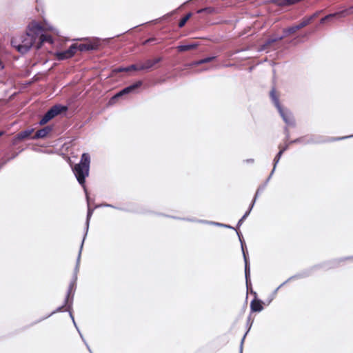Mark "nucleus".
Masks as SVG:
<instances>
[{
    "mask_svg": "<svg viewBox=\"0 0 353 353\" xmlns=\"http://www.w3.org/2000/svg\"><path fill=\"white\" fill-rule=\"evenodd\" d=\"M66 311L68 312L70 318L71 319L72 323H74L75 319H74V316L73 314V308H72V307H68V309Z\"/></svg>",
    "mask_w": 353,
    "mask_h": 353,
    "instance_id": "44",
    "label": "nucleus"
},
{
    "mask_svg": "<svg viewBox=\"0 0 353 353\" xmlns=\"http://www.w3.org/2000/svg\"><path fill=\"white\" fill-rule=\"evenodd\" d=\"M250 267L251 266H244V274L247 290H249V289H252Z\"/></svg>",
    "mask_w": 353,
    "mask_h": 353,
    "instance_id": "18",
    "label": "nucleus"
},
{
    "mask_svg": "<svg viewBox=\"0 0 353 353\" xmlns=\"http://www.w3.org/2000/svg\"><path fill=\"white\" fill-rule=\"evenodd\" d=\"M325 18L327 21H332L334 19H339V18H341V14H340V12H334V13H331V14H327L325 16Z\"/></svg>",
    "mask_w": 353,
    "mask_h": 353,
    "instance_id": "34",
    "label": "nucleus"
},
{
    "mask_svg": "<svg viewBox=\"0 0 353 353\" xmlns=\"http://www.w3.org/2000/svg\"><path fill=\"white\" fill-rule=\"evenodd\" d=\"M216 226L221 227V228H224L232 229V230H235L236 232L239 231L236 228L231 226L230 225H228V224H225V223H219L218 224H216Z\"/></svg>",
    "mask_w": 353,
    "mask_h": 353,
    "instance_id": "42",
    "label": "nucleus"
},
{
    "mask_svg": "<svg viewBox=\"0 0 353 353\" xmlns=\"http://www.w3.org/2000/svg\"><path fill=\"white\" fill-rule=\"evenodd\" d=\"M247 163H253L254 162V159H247L244 161Z\"/></svg>",
    "mask_w": 353,
    "mask_h": 353,
    "instance_id": "58",
    "label": "nucleus"
},
{
    "mask_svg": "<svg viewBox=\"0 0 353 353\" xmlns=\"http://www.w3.org/2000/svg\"><path fill=\"white\" fill-rule=\"evenodd\" d=\"M34 128H27L24 130L19 132L14 137L12 143L15 145L17 144V141L29 138L32 133L34 132Z\"/></svg>",
    "mask_w": 353,
    "mask_h": 353,
    "instance_id": "12",
    "label": "nucleus"
},
{
    "mask_svg": "<svg viewBox=\"0 0 353 353\" xmlns=\"http://www.w3.org/2000/svg\"><path fill=\"white\" fill-rule=\"evenodd\" d=\"M270 97L274 105V106L276 108L280 116L281 117L283 121L286 123L287 125H290L292 127H295L296 123L295 119L292 114V112L288 110H284L280 102L278 97L276 94L275 90L272 89L270 91Z\"/></svg>",
    "mask_w": 353,
    "mask_h": 353,
    "instance_id": "3",
    "label": "nucleus"
},
{
    "mask_svg": "<svg viewBox=\"0 0 353 353\" xmlns=\"http://www.w3.org/2000/svg\"><path fill=\"white\" fill-rule=\"evenodd\" d=\"M68 110V107L61 104H56L52 106L47 112L51 117V119H54L55 117L59 115L63 112Z\"/></svg>",
    "mask_w": 353,
    "mask_h": 353,
    "instance_id": "10",
    "label": "nucleus"
},
{
    "mask_svg": "<svg viewBox=\"0 0 353 353\" xmlns=\"http://www.w3.org/2000/svg\"><path fill=\"white\" fill-rule=\"evenodd\" d=\"M216 58V56L208 57L201 59L198 60V61H192V62L188 64V65L190 67H195V66H197V65H201V64H203V63H209V62L214 60Z\"/></svg>",
    "mask_w": 353,
    "mask_h": 353,
    "instance_id": "20",
    "label": "nucleus"
},
{
    "mask_svg": "<svg viewBox=\"0 0 353 353\" xmlns=\"http://www.w3.org/2000/svg\"><path fill=\"white\" fill-rule=\"evenodd\" d=\"M248 334L249 333H247V331H245L243 336H242L241 341H240V344H239V353H243L244 343H245L246 336H248Z\"/></svg>",
    "mask_w": 353,
    "mask_h": 353,
    "instance_id": "37",
    "label": "nucleus"
},
{
    "mask_svg": "<svg viewBox=\"0 0 353 353\" xmlns=\"http://www.w3.org/2000/svg\"><path fill=\"white\" fill-rule=\"evenodd\" d=\"M48 30L52 32H56L57 34H58V32L56 29L53 28L52 26H48Z\"/></svg>",
    "mask_w": 353,
    "mask_h": 353,
    "instance_id": "61",
    "label": "nucleus"
},
{
    "mask_svg": "<svg viewBox=\"0 0 353 353\" xmlns=\"http://www.w3.org/2000/svg\"><path fill=\"white\" fill-rule=\"evenodd\" d=\"M199 46V43L194 42L187 44H181L177 46V50L180 52L191 50L195 49Z\"/></svg>",
    "mask_w": 353,
    "mask_h": 353,
    "instance_id": "19",
    "label": "nucleus"
},
{
    "mask_svg": "<svg viewBox=\"0 0 353 353\" xmlns=\"http://www.w3.org/2000/svg\"><path fill=\"white\" fill-rule=\"evenodd\" d=\"M339 12H340L341 18H344L347 16L351 15L353 14V6H352L347 8L343 9Z\"/></svg>",
    "mask_w": 353,
    "mask_h": 353,
    "instance_id": "27",
    "label": "nucleus"
},
{
    "mask_svg": "<svg viewBox=\"0 0 353 353\" xmlns=\"http://www.w3.org/2000/svg\"><path fill=\"white\" fill-rule=\"evenodd\" d=\"M290 145V143H289V142L286 143L285 145L283 147V148H280V152H282V153L283 154L284 152H285L288 148H289V145Z\"/></svg>",
    "mask_w": 353,
    "mask_h": 353,
    "instance_id": "51",
    "label": "nucleus"
},
{
    "mask_svg": "<svg viewBox=\"0 0 353 353\" xmlns=\"http://www.w3.org/2000/svg\"><path fill=\"white\" fill-rule=\"evenodd\" d=\"M156 40V38L154 37H151V38H149L148 39H146L144 42H143V44L144 45H146V44H148V43H150L153 41H154Z\"/></svg>",
    "mask_w": 353,
    "mask_h": 353,
    "instance_id": "52",
    "label": "nucleus"
},
{
    "mask_svg": "<svg viewBox=\"0 0 353 353\" xmlns=\"http://www.w3.org/2000/svg\"><path fill=\"white\" fill-rule=\"evenodd\" d=\"M192 14L191 12H188L183 17H182L179 22V27L183 28L185 25L187 21L190 19V18L192 17Z\"/></svg>",
    "mask_w": 353,
    "mask_h": 353,
    "instance_id": "28",
    "label": "nucleus"
},
{
    "mask_svg": "<svg viewBox=\"0 0 353 353\" xmlns=\"http://www.w3.org/2000/svg\"><path fill=\"white\" fill-rule=\"evenodd\" d=\"M254 317L252 316V314L250 313L246 321L245 324V331L247 333H249L252 329V325L254 323Z\"/></svg>",
    "mask_w": 353,
    "mask_h": 353,
    "instance_id": "25",
    "label": "nucleus"
},
{
    "mask_svg": "<svg viewBox=\"0 0 353 353\" xmlns=\"http://www.w3.org/2000/svg\"><path fill=\"white\" fill-rule=\"evenodd\" d=\"M112 72L114 73H119V72H125V67H119V68H114Z\"/></svg>",
    "mask_w": 353,
    "mask_h": 353,
    "instance_id": "49",
    "label": "nucleus"
},
{
    "mask_svg": "<svg viewBox=\"0 0 353 353\" xmlns=\"http://www.w3.org/2000/svg\"><path fill=\"white\" fill-rule=\"evenodd\" d=\"M39 37H41V39L44 43L47 42L52 44L54 42L52 37L50 34H43L41 32Z\"/></svg>",
    "mask_w": 353,
    "mask_h": 353,
    "instance_id": "30",
    "label": "nucleus"
},
{
    "mask_svg": "<svg viewBox=\"0 0 353 353\" xmlns=\"http://www.w3.org/2000/svg\"><path fill=\"white\" fill-rule=\"evenodd\" d=\"M101 206H103V207H105V208H114V209H117V210H121V211H124L125 209L123 208H120V207H117V206H114L112 204H108V203H103L101 204Z\"/></svg>",
    "mask_w": 353,
    "mask_h": 353,
    "instance_id": "43",
    "label": "nucleus"
},
{
    "mask_svg": "<svg viewBox=\"0 0 353 353\" xmlns=\"http://www.w3.org/2000/svg\"><path fill=\"white\" fill-rule=\"evenodd\" d=\"M352 137H353V134L349 135V136L341 137L332 138V141H340V140H343V139H346L352 138Z\"/></svg>",
    "mask_w": 353,
    "mask_h": 353,
    "instance_id": "47",
    "label": "nucleus"
},
{
    "mask_svg": "<svg viewBox=\"0 0 353 353\" xmlns=\"http://www.w3.org/2000/svg\"><path fill=\"white\" fill-rule=\"evenodd\" d=\"M86 200H87V203H88V212H87V216H86L85 233H84L83 238V240H82V242H81V249L83 247L84 240H85V237L87 236V234H88V229H89L90 220L91 216H92V215L93 214V212H94V209H92L90 208V206L89 199H88L86 198Z\"/></svg>",
    "mask_w": 353,
    "mask_h": 353,
    "instance_id": "14",
    "label": "nucleus"
},
{
    "mask_svg": "<svg viewBox=\"0 0 353 353\" xmlns=\"http://www.w3.org/2000/svg\"><path fill=\"white\" fill-rule=\"evenodd\" d=\"M72 45L75 47V52L77 51L80 52H86V51H92L97 48V46L92 43H72Z\"/></svg>",
    "mask_w": 353,
    "mask_h": 353,
    "instance_id": "13",
    "label": "nucleus"
},
{
    "mask_svg": "<svg viewBox=\"0 0 353 353\" xmlns=\"http://www.w3.org/2000/svg\"><path fill=\"white\" fill-rule=\"evenodd\" d=\"M143 84L142 81H138L117 92L109 101L110 104H113L115 103V101L125 94H128L130 93L135 92L139 88H140Z\"/></svg>",
    "mask_w": 353,
    "mask_h": 353,
    "instance_id": "5",
    "label": "nucleus"
},
{
    "mask_svg": "<svg viewBox=\"0 0 353 353\" xmlns=\"http://www.w3.org/2000/svg\"><path fill=\"white\" fill-rule=\"evenodd\" d=\"M197 223H204L208 225V221L206 220H202V219H197Z\"/></svg>",
    "mask_w": 353,
    "mask_h": 353,
    "instance_id": "59",
    "label": "nucleus"
},
{
    "mask_svg": "<svg viewBox=\"0 0 353 353\" xmlns=\"http://www.w3.org/2000/svg\"><path fill=\"white\" fill-rule=\"evenodd\" d=\"M43 31V27L39 23L32 21L27 26L25 33L11 39V45L19 52L26 54L34 46L38 37Z\"/></svg>",
    "mask_w": 353,
    "mask_h": 353,
    "instance_id": "1",
    "label": "nucleus"
},
{
    "mask_svg": "<svg viewBox=\"0 0 353 353\" xmlns=\"http://www.w3.org/2000/svg\"><path fill=\"white\" fill-rule=\"evenodd\" d=\"M299 30H300V28H299L298 24L288 28V32H290L291 34H294Z\"/></svg>",
    "mask_w": 353,
    "mask_h": 353,
    "instance_id": "41",
    "label": "nucleus"
},
{
    "mask_svg": "<svg viewBox=\"0 0 353 353\" xmlns=\"http://www.w3.org/2000/svg\"><path fill=\"white\" fill-rule=\"evenodd\" d=\"M53 130L52 125H46L44 128L38 130L35 134L31 137L33 140H37L40 139H43L47 137V135L52 132Z\"/></svg>",
    "mask_w": 353,
    "mask_h": 353,
    "instance_id": "9",
    "label": "nucleus"
},
{
    "mask_svg": "<svg viewBox=\"0 0 353 353\" xmlns=\"http://www.w3.org/2000/svg\"><path fill=\"white\" fill-rule=\"evenodd\" d=\"M90 165V156L88 153L84 152L81 154L80 162L76 164L72 171L78 183L83 188L85 197L88 199V193L85 187V179L89 175Z\"/></svg>",
    "mask_w": 353,
    "mask_h": 353,
    "instance_id": "2",
    "label": "nucleus"
},
{
    "mask_svg": "<svg viewBox=\"0 0 353 353\" xmlns=\"http://www.w3.org/2000/svg\"><path fill=\"white\" fill-rule=\"evenodd\" d=\"M282 155H283L282 152L279 151L278 153L276 154L275 157L274 158V160H273V168H272V170L271 171V172H273V173L274 172V171L276 170V165L279 163V162Z\"/></svg>",
    "mask_w": 353,
    "mask_h": 353,
    "instance_id": "29",
    "label": "nucleus"
},
{
    "mask_svg": "<svg viewBox=\"0 0 353 353\" xmlns=\"http://www.w3.org/2000/svg\"><path fill=\"white\" fill-rule=\"evenodd\" d=\"M273 172H271L270 175L268 176V177L267 178V179L265 181V182L261 184V185L259 186V188H257L256 191V193L254 194V196L252 199V201H254V202L256 203V201L257 199V198L259 197V194L265 189L268 183H269L270 180L271 179L272 175H273Z\"/></svg>",
    "mask_w": 353,
    "mask_h": 353,
    "instance_id": "17",
    "label": "nucleus"
},
{
    "mask_svg": "<svg viewBox=\"0 0 353 353\" xmlns=\"http://www.w3.org/2000/svg\"><path fill=\"white\" fill-rule=\"evenodd\" d=\"M68 110V107L61 104H56L52 106L47 112L51 117V119H54L55 117L59 115L63 112Z\"/></svg>",
    "mask_w": 353,
    "mask_h": 353,
    "instance_id": "11",
    "label": "nucleus"
},
{
    "mask_svg": "<svg viewBox=\"0 0 353 353\" xmlns=\"http://www.w3.org/2000/svg\"><path fill=\"white\" fill-rule=\"evenodd\" d=\"M154 66L152 61L151 59H148L145 61L144 63L139 65L140 70H150Z\"/></svg>",
    "mask_w": 353,
    "mask_h": 353,
    "instance_id": "26",
    "label": "nucleus"
},
{
    "mask_svg": "<svg viewBox=\"0 0 353 353\" xmlns=\"http://www.w3.org/2000/svg\"><path fill=\"white\" fill-rule=\"evenodd\" d=\"M77 275L72 274V279L68 285L66 294H68L70 296L73 295V297H74L75 291L77 289Z\"/></svg>",
    "mask_w": 353,
    "mask_h": 353,
    "instance_id": "15",
    "label": "nucleus"
},
{
    "mask_svg": "<svg viewBox=\"0 0 353 353\" xmlns=\"http://www.w3.org/2000/svg\"><path fill=\"white\" fill-rule=\"evenodd\" d=\"M165 216H168V217H170L172 219H178V220H181V217H178V216H168V215H165Z\"/></svg>",
    "mask_w": 353,
    "mask_h": 353,
    "instance_id": "62",
    "label": "nucleus"
},
{
    "mask_svg": "<svg viewBox=\"0 0 353 353\" xmlns=\"http://www.w3.org/2000/svg\"><path fill=\"white\" fill-rule=\"evenodd\" d=\"M326 141L320 136L311 135L310 137L306 136L305 145L307 144H320L323 143Z\"/></svg>",
    "mask_w": 353,
    "mask_h": 353,
    "instance_id": "16",
    "label": "nucleus"
},
{
    "mask_svg": "<svg viewBox=\"0 0 353 353\" xmlns=\"http://www.w3.org/2000/svg\"><path fill=\"white\" fill-rule=\"evenodd\" d=\"M73 301H74V298H73V295L72 296H70L68 294H65V298H64V300H63V303L61 305L57 307L55 310H54L53 311H52L50 314H48V315L45 316H43L41 318H40L39 319L37 320L36 321L30 324V326H32V325H34L48 318H50V316H52V315L58 313V312H63L64 310H63V307H72L73 305Z\"/></svg>",
    "mask_w": 353,
    "mask_h": 353,
    "instance_id": "4",
    "label": "nucleus"
},
{
    "mask_svg": "<svg viewBox=\"0 0 353 353\" xmlns=\"http://www.w3.org/2000/svg\"><path fill=\"white\" fill-rule=\"evenodd\" d=\"M251 292H252V293H253L254 294V296H255V298H256V300H255V299H253L250 301V313H251V314L259 313L263 310L264 307H263V304H265V302L262 301L261 299H259L257 297V293L255 291H254L252 289Z\"/></svg>",
    "mask_w": 353,
    "mask_h": 353,
    "instance_id": "7",
    "label": "nucleus"
},
{
    "mask_svg": "<svg viewBox=\"0 0 353 353\" xmlns=\"http://www.w3.org/2000/svg\"><path fill=\"white\" fill-rule=\"evenodd\" d=\"M19 152H16L14 154H13V155L9 158H8L7 159H1V161H0V170L8 162L10 161V160H12L14 159H15L18 154H19Z\"/></svg>",
    "mask_w": 353,
    "mask_h": 353,
    "instance_id": "33",
    "label": "nucleus"
},
{
    "mask_svg": "<svg viewBox=\"0 0 353 353\" xmlns=\"http://www.w3.org/2000/svg\"><path fill=\"white\" fill-rule=\"evenodd\" d=\"M278 292V289H275L268 297V299L265 300V305H269L272 301L274 299L276 294Z\"/></svg>",
    "mask_w": 353,
    "mask_h": 353,
    "instance_id": "35",
    "label": "nucleus"
},
{
    "mask_svg": "<svg viewBox=\"0 0 353 353\" xmlns=\"http://www.w3.org/2000/svg\"><path fill=\"white\" fill-rule=\"evenodd\" d=\"M75 54V47L71 44L67 50L57 51L55 52L54 55L57 60L63 61L72 58Z\"/></svg>",
    "mask_w": 353,
    "mask_h": 353,
    "instance_id": "8",
    "label": "nucleus"
},
{
    "mask_svg": "<svg viewBox=\"0 0 353 353\" xmlns=\"http://www.w3.org/2000/svg\"><path fill=\"white\" fill-rule=\"evenodd\" d=\"M283 34L282 35L278 36V37L279 38L280 41L283 39L285 37H286L289 34H291L290 32H288V28L283 29Z\"/></svg>",
    "mask_w": 353,
    "mask_h": 353,
    "instance_id": "45",
    "label": "nucleus"
},
{
    "mask_svg": "<svg viewBox=\"0 0 353 353\" xmlns=\"http://www.w3.org/2000/svg\"><path fill=\"white\" fill-rule=\"evenodd\" d=\"M320 267L321 266H310L304 268L302 270L298 272L296 274L289 277V280L295 281L306 279L317 272Z\"/></svg>",
    "mask_w": 353,
    "mask_h": 353,
    "instance_id": "6",
    "label": "nucleus"
},
{
    "mask_svg": "<svg viewBox=\"0 0 353 353\" xmlns=\"http://www.w3.org/2000/svg\"><path fill=\"white\" fill-rule=\"evenodd\" d=\"M318 14H319V12H316L314 13L313 14H312L311 16L307 17L310 19V22H311L314 19H315L318 16Z\"/></svg>",
    "mask_w": 353,
    "mask_h": 353,
    "instance_id": "55",
    "label": "nucleus"
},
{
    "mask_svg": "<svg viewBox=\"0 0 353 353\" xmlns=\"http://www.w3.org/2000/svg\"><path fill=\"white\" fill-rule=\"evenodd\" d=\"M236 234H237V236L239 237V241H240L241 245V248H242V252H243V259H244L245 265H249V263H250L249 259L247 256V255H246V254L245 252V250H244V248H243V240L242 234H241V232L240 231H236Z\"/></svg>",
    "mask_w": 353,
    "mask_h": 353,
    "instance_id": "23",
    "label": "nucleus"
},
{
    "mask_svg": "<svg viewBox=\"0 0 353 353\" xmlns=\"http://www.w3.org/2000/svg\"><path fill=\"white\" fill-rule=\"evenodd\" d=\"M129 68L130 69V70H141L139 69V65L138 64H132L130 65H129Z\"/></svg>",
    "mask_w": 353,
    "mask_h": 353,
    "instance_id": "48",
    "label": "nucleus"
},
{
    "mask_svg": "<svg viewBox=\"0 0 353 353\" xmlns=\"http://www.w3.org/2000/svg\"><path fill=\"white\" fill-rule=\"evenodd\" d=\"M279 41H280V39L278 37V36L274 37H270V38L268 39L265 41V42L262 46H261V47L259 48V51H263V50H266L272 43H275Z\"/></svg>",
    "mask_w": 353,
    "mask_h": 353,
    "instance_id": "22",
    "label": "nucleus"
},
{
    "mask_svg": "<svg viewBox=\"0 0 353 353\" xmlns=\"http://www.w3.org/2000/svg\"><path fill=\"white\" fill-rule=\"evenodd\" d=\"M292 280H289V278L285 280L284 282H283L281 284H280L276 289H278V290L281 288L282 287H283L286 283H288V282L291 281Z\"/></svg>",
    "mask_w": 353,
    "mask_h": 353,
    "instance_id": "54",
    "label": "nucleus"
},
{
    "mask_svg": "<svg viewBox=\"0 0 353 353\" xmlns=\"http://www.w3.org/2000/svg\"><path fill=\"white\" fill-rule=\"evenodd\" d=\"M86 348H87V350H88V352L90 353H93L92 350H91V348H90V345L88 344H86Z\"/></svg>",
    "mask_w": 353,
    "mask_h": 353,
    "instance_id": "64",
    "label": "nucleus"
},
{
    "mask_svg": "<svg viewBox=\"0 0 353 353\" xmlns=\"http://www.w3.org/2000/svg\"><path fill=\"white\" fill-rule=\"evenodd\" d=\"M246 308H247V299H245V301L241 310V312L239 314V317H241L243 315V314L245 313V312L246 310Z\"/></svg>",
    "mask_w": 353,
    "mask_h": 353,
    "instance_id": "46",
    "label": "nucleus"
},
{
    "mask_svg": "<svg viewBox=\"0 0 353 353\" xmlns=\"http://www.w3.org/2000/svg\"><path fill=\"white\" fill-rule=\"evenodd\" d=\"M43 43H44V42L42 41L41 37H38L37 40H36V42L34 43V45L37 50H39L42 47Z\"/></svg>",
    "mask_w": 353,
    "mask_h": 353,
    "instance_id": "40",
    "label": "nucleus"
},
{
    "mask_svg": "<svg viewBox=\"0 0 353 353\" xmlns=\"http://www.w3.org/2000/svg\"><path fill=\"white\" fill-rule=\"evenodd\" d=\"M79 268L80 266H74L73 274L78 275V273L79 272Z\"/></svg>",
    "mask_w": 353,
    "mask_h": 353,
    "instance_id": "57",
    "label": "nucleus"
},
{
    "mask_svg": "<svg viewBox=\"0 0 353 353\" xmlns=\"http://www.w3.org/2000/svg\"><path fill=\"white\" fill-rule=\"evenodd\" d=\"M183 221H190V222H196L197 223V219L195 218H183L181 219Z\"/></svg>",
    "mask_w": 353,
    "mask_h": 353,
    "instance_id": "53",
    "label": "nucleus"
},
{
    "mask_svg": "<svg viewBox=\"0 0 353 353\" xmlns=\"http://www.w3.org/2000/svg\"><path fill=\"white\" fill-rule=\"evenodd\" d=\"M50 120H52L51 117L50 116L48 112H46L44 114V115L42 117V118L40 119V121H39V124L40 125H44L45 124H46Z\"/></svg>",
    "mask_w": 353,
    "mask_h": 353,
    "instance_id": "31",
    "label": "nucleus"
},
{
    "mask_svg": "<svg viewBox=\"0 0 353 353\" xmlns=\"http://www.w3.org/2000/svg\"><path fill=\"white\" fill-rule=\"evenodd\" d=\"M284 133L285 134V141H288L290 138V132L287 126L284 128Z\"/></svg>",
    "mask_w": 353,
    "mask_h": 353,
    "instance_id": "50",
    "label": "nucleus"
},
{
    "mask_svg": "<svg viewBox=\"0 0 353 353\" xmlns=\"http://www.w3.org/2000/svg\"><path fill=\"white\" fill-rule=\"evenodd\" d=\"M214 8H212V7H205V8H201V9H199L196 11V13L197 14H201V13H205L207 14H212L214 12Z\"/></svg>",
    "mask_w": 353,
    "mask_h": 353,
    "instance_id": "32",
    "label": "nucleus"
},
{
    "mask_svg": "<svg viewBox=\"0 0 353 353\" xmlns=\"http://www.w3.org/2000/svg\"><path fill=\"white\" fill-rule=\"evenodd\" d=\"M310 23V19H308L307 17H304L302 19V21L298 24V26H299V28H300V29H301Z\"/></svg>",
    "mask_w": 353,
    "mask_h": 353,
    "instance_id": "38",
    "label": "nucleus"
},
{
    "mask_svg": "<svg viewBox=\"0 0 353 353\" xmlns=\"http://www.w3.org/2000/svg\"><path fill=\"white\" fill-rule=\"evenodd\" d=\"M305 139L306 136L300 137L299 138H296L295 139L291 140L289 141V143L294 144V143H301L305 145Z\"/></svg>",
    "mask_w": 353,
    "mask_h": 353,
    "instance_id": "36",
    "label": "nucleus"
},
{
    "mask_svg": "<svg viewBox=\"0 0 353 353\" xmlns=\"http://www.w3.org/2000/svg\"><path fill=\"white\" fill-rule=\"evenodd\" d=\"M255 204V202L254 201H252L248 210L245 212V214H243V216L239 220V221L237 222V224H236V228H239L241 225L243 224V221H245V219L249 216V214H250L254 205Z\"/></svg>",
    "mask_w": 353,
    "mask_h": 353,
    "instance_id": "21",
    "label": "nucleus"
},
{
    "mask_svg": "<svg viewBox=\"0 0 353 353\" xmlns=\"http://www.w3.org/2000/svg\"><path fill=\"white\" fill-rule=\"evenodd\" d=\"M161 60H162L161 57H158V58H156V59H153L152 61V63H153V64L154 65L155 64H157V63H159L160 61H161Z\"/></svg>",
    "mask_w": 353,
    "mask_h": 353,
    "instance_id": "56",
    "label": "nucleus"
},
{
    "mask_svg": "<svg viewBox=\"0 0 353 353\" xmlns=\"http://www.w3.org/2000/svg\"><path fill=\"white\" fill-rule=\"evenodd\" d=\"M218 223H219V222H214V221H208V225H216V224H218Z\"/></svg>",
    "mask_w": 353,
    "mask_h": 353,
    "instance_id": "63",
    "label": "nucleus"
},
{
    "mask_svg": "<svg viewBox=\"0 0 353 353\" xmlns=\"http://www.w3.org/2000/svg\"><path fill=\"white\" fill-rule=\"evenodd\" d=\"M334 264H339L342 263H353V255L345 257H340L335 259L332 261Z\"/></svg>",
    "mask_w": 353,
    "mask_h": 353,
    "instance_id": "24",
    "label": "nucleus"
},
{
    "mask_svg": "<svg viewBox=\"0 0 353 353\" xmlns=\"http://www.w3.org/2000/svg\"><path fill=\"white\" fill-rule=\"evenodd\" d=\"M271 2L279 7L287 6V4H286V2L285 0H272Z\"/></svg>",
    "mask_w": 353,
    "mask_h": 353,
    "instance_id": "39",
    "label": "nucleus"
},
{
    "mask_svg": "<svg viewBox=\"0 0 353 353\" xmlns=\"http://www.w3.org/2000/svg\"><path fill=\"white\" fill-rule=\"evenodd\" d=\"M73 323L74 327L76 328L77 331L78 332V333H80L81 331H80V330H79V328L76 321H74V323Z\"/></svg>",
    "mask_w": 353,
    "mask_h": 353,
    "instance_id": "60",
    "label": "nucleus"
}]
</instances>
